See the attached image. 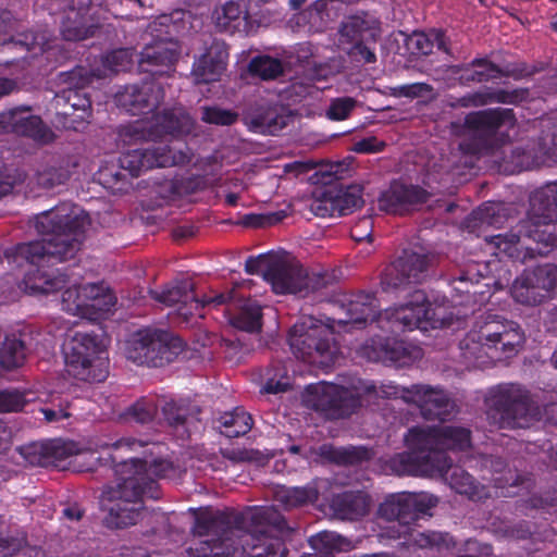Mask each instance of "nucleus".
Instances as JSON below:
<instances>
[{
	"label": "nucleus",
	"mask_w": 557,
	"mask_h": 557,
	"mask_svg": "<svg viewBox=\"0 0 557 557\" xmlns=\"http://www.w3.org/2000/svg\"><path fill=\"white\" fill-rule=\"evenodd\" d=\"M114 453L121 450H135L141 447V443L123 438L111 444ZM116 454H111L110 459L114 463V474L116 483L103 487L100 496V505L108 512L106 523L109 528L122 529L134 525L143 510V496L152 492L154 481L153 476L165 475L171 465L168 461H159L147 467V461L129 457L126 460L119 461Z\"/></svg>",
	"instance_id": "2"
},
{
	"label": "nucleus",
	"mask_w": 557,
	"mask_h": 557,
	"mask_svg": "<svg viewBox=\"0 0 557 557\" xmlns=\"http://www.w3.org/2000/svg\"><path fill=\"white\" fill-rule=\"evenodd\" d=\"M310 211L321 218L337 215L334 206L333 190H327L322 197L313 199L310 203Z\"/></svg>",
	"instance_id": "56"
},
{
	"label": "nucleus",
	"mask_w": 557,
	"mask_h": 557,
	"mask_svg": "<svg viewBox=\"0 0 557 557\" xmlns=\"http://www.w3.org/2000/svg\"><path fill=\"white\" fill-rule=\"evenodd\" d=\"M381 35V26L377 18L368 13L346 16L338 28V45L352 47L361 41L375 42Z\"/></svg>",
	"instance_id": "23"
},
{
	"label": "nucleus",
	"mask_w": 557,
	"mask_h": 557,
	"mask_svg": "<svg viewBox=\"0 0 557 557\" xmlns=\"http://www.w3.org/2000/svg\"><path fill=\"white\" fill-rule=\"evenodd\" d=\"M164 98L162 85L154 81H145L140 85H127L115 94V103L132 115H146L121 132L125 143L157 140L165 135L188 134L194 122L183 108L156 113Z\"/></svg>",
	"instance_id": "4"
},
{
	"label": "nucleus",
	"mask_w": 557,
	"mask_h": 557,
	"mask_svg": "<svg viewBox=\"0 0 557 557\" xmlns=\"http://www.w3.org/2000/svg\"><path fill=\"white\" fill-rule=\"evenodd\" d=\"M361 355L370 361L406 367L422 357L421 348L404 341L376 338L366 343Z\"/></svg>",
	"instance_id": "19"
},
{
	"label": "nucleus",
	"mask_w": 557,
	"mask_h": 557,
	"mask_svg": "<svg viewBox=\"0 0 557 557\" xmlns=\"http://www.w3.org/2000/svg\"><path fill=\"white\" fill-rule=\"evenodd\" d=\"M178 55L177 42L161 39L145 46L140 52L139 64L145 72L162 75L170 71Z\"/></svg>",
	"instance_id": "26"
},
{
	"label": "nucleus",
	"mask_w": 557,
	"mask_h": 557,
	"mask_svg": "<svg viewBox=\"0 0 557 557\" xmlns=\"http://www.w3.org/2000/svg\"><path fill=\"white\" fill-rule=\"evenodd\" d=\"M276 252L250 257L246 260L245 270L250 274H261L264 281H268V273L271 269L275 270L280 265L275 259Z\"/></svg>",
	"instance_id": "50"
},
{
	"label": "nucleus",
	"mask_w": 557,
	"mask_h": 557,
	"mask_svg": "<svg viewBox=\"0 0 557 557\" xmlns=\"http://www.w3.org/2000/svg\"><path fill=\"white\" fill-rule=\"evenodd\" d=\"M332 508L341 519L355 520L368 512L369 502L363 494L344 493L333 498Z\"/></svg>",
	"instance_id": "33"
},
{
	"label": "nucleus",
	"mask_w": 557,
	"mask_h": 557,
	"mask_svg": "<svg viewBox=\"0 0 557 557\" xmlns=\"http://www.w3.org/2000/svg\"><path fill=\"white\" fill-rule=\"evenodd\" d=\"M513 124L512 110L496 108L469 113L463 125L453 124V127L457 133L478 140L474 147H479L481 141L494 135L502 126L511 127Z\"/></svg>",
	"instance_id": "20"
},
{
	"label": "nucleus",
	"mask_w": 557,
	"mask_h": 557,
	"mask_svg": "<svg viewBox=\"0 0 557 557\" xmlns=\"http://www.w3.org/2000/svg\"><path fill=\"white\" fill-rule=\"evenodd\" d=\"M61 34L65 40H84L94 34L92 27H86L83 25H72L71 16L63 22Z\"/></svg>",
	"instance_id": "60"
},
{
	"label": "nucleus",
	"mask_w": 557,
	"mask_h": 557,
	"mask_svg": "<svg viewBox=\"0 0 557 557\" xmlns=\"http://www.w3.org/2000/svg\"><path fill=\"white\" fill-rule=\"evenodd\" d=\"M429 257L425 253L404 250L386 269L381 285L384 292H407L411 285L420 283L425 277L429 267Z\"/></svg>",
	"instance_id": "17"
},
{
	"label": "nucleus",
	"mask_w": 557,
	"mask_h": 557,
	"mask_svg": "<svg viewBox=\"0 0 557 557\" xmlns=\"http://www.w3.org/2000/svg\"><path fill=\"white\" fill-rule=\"evenodd\" d=\"M532 165H552L557 162V133L541 138L536 147L528 150Z\"/></svg>",
	"instance_id": "44"
},
{
	"label": "nucleus",
	"mask_w": 557,
	"mask_h": 557,
	"mask_svg": "<svg viewBox=\"0 0 557 557\" xmlns=\"http://www.w3.org/2000/svg\"><path fill=\"white\" fill-rule=\"evenodd\" d=\"M236 297H237V295H236L235 289H232L227 294L221 293V294H216L214 296H203V297L193 298V306L195 307V310L198 311L206 306L218 307V306L224 305L228 301L235 300Z\"/></svg>",
	"instance_id": "62"
},
{
	"label": "nucleus",
	"mask_w": 557,
	"mask_h": 557,
	"mask_svg": "<svg viewBox=\"0 0 557 557\" xmlns=\"http://www.w3.org/2000/svg\"><path fill=\"white\" fill-rule=\"evenodd\" d=\"M14 27V21L11 12H0V45H9L13 49H21L33 51L34 54L44 52L46 50V36L35 35L33 33L18 34L11 36L9 39L5 37Z\"/></svg>",
	"instance_id": "30"
},
{
	"label": "nucleus",
	"mask_w": 557,
	"mask_h": 557,
	"mask_svg": "<svg viewBox=\"0 0 557 557\" xmlns=\"http://www.w3.org/2000/svg\"><path fill=\"white\" fill-rule=\"evenodd\" d=\"M290 119L292 116L286 114L283 108H271L255 116L251 124L257 133L276 135L287 126Z\"/></svg>",
	"instance_id": "35"
},
{
	"label": "nucleus",
	"mask_w": 557,
	"mask_h": 557,
	"mask_svg": "<svg viewBox=\"0 0 557 557\" xmlns=\"http://www.w3.org/2000/svg\"><path fill=\"white\" fill-rule=\"evenodd\" d=\"M232 324L247 332H256L261 327V307L255 300H242L238 312L232 318Z\"/></svg>",
	"instance_id": "40"
},
{
	"label": "nucleus",
	"mask_w": 557,
	"mask_h": 557,
	"mask_svg": "<svg viewBox=\"0 0 557 557\" xmlns=\"http://www.w3.org/2000/svg\"><path fill=\"white\" fill-rule=\"evenodd\" d=\"M242 517L216 515L198 518L193 529L197 540L186 549L187 557H276L282 541L261 529L258 534L238 524Z\"/></svg>",
	"instance_id": "3"
},
{
	"label": "nucleus",
	"mask_w": 557,
	"mask_h": 557,
	"mask_svg": "<svg viewBox=\"0 0 557 557\" xmlns=\"http://www.w3.org/2000/svg\"><path fill=\"white\" fill-rule=\"evenodd\" d=\"M194 289L193 281L185 278L174 282L160 292H151V295L154 300L168 307L177 306L178 314L187 319L196 311L193 306V298H197Z\"/></svg>",
	"instance_id": "29"
},
{
	"label": "nucleus",
	"mask_w": 557,
	"mask_h": 557,
	"mask_svg": "<svg viewBox=\"0 0 557 557\" xmlns=\"http://www.w3.org/2000/svg\"><path fill=\"white\" fill-rule=\"evenodd\" d=\"M278 267L268 273V283L276 294H301L315 290L324 286V278L320 275H309L306 269L288 252L275 255Z\"/></svg>",
	"instance_id": "15"
},
{
	"label": "nucleus",
	"mask_w": 557,
	"mask_h": 557,
	"mask_svg": "<svg viewBox=\"0 0 557 557\" xmlns=\"http://www.w3.org/2000/svg\"><path fill=\"white\" fill-rule=\"evenodd\" d=\"M69 165L66 160L51 158L38 165L32 183L41 189H51L62 185L71 175Z\"/></svg>",
	"instance_id": "32"
},
{
	"label": "nucleus",
	"mask_w": 557,
	"mask_h": 557,
	"mask_svg": "<svg viewBox=\"0 0 557 557\" xmlns=\"http://www.w3.org/2000/svg\"><path fill=\"white\" fill-rule=\"evenodd\" d=\"M474 70L468 78L475 82H487L499 76V70L493 63L486 60H474L472 62Z\"/></svg>",
	"instance_id": "57"
},
{
	"label": "nucleus",
	"mask_w": 557,
	"mask_h": 557,
	"mask_svg": "<svg viewBox=\"0 0 557 557\" xmlns=\"http://www.w3.org/2000/svg\"><path fill=\"white\" fill-rule=\"evenodd\" d=\"M134 62V53L129 49L113 50L100 59V64L95 65L89 73L79 69L73 73L82 79L81 86L90 84L94 78H107L113 74L127 71Z\"/></svg>",
	"instance_id": "27"
},
{
	"label": "nucleus",
	"mask_w": 557,
	"mask_h": 557,
	"mask_svg": "<svg viewBox=\"0 0 557 557\" xmlns=\"http://www.w3.org/2000/svg\"><path fill=\"white\" fill-rule=\"evenodd\" d=\"M45 453L54 460H62L76 453V445L73 442L54 440L45 446Z\"/></svg>",
	"instance_id": "59"
},
{
	"label": "nucleus",
	"mask_w": 557,
	"mask_h": 557,
	"mask_svg": "<svg viewBox=\"0 0 557 557\" xmlns=\"http://www.w3.org/2000/svg\"><path fill=\"white\" fill-rule=\"evenodd\" d=\"M379 323L382 329L398 332L442 327L446 325V319L442 307H433L422 290L414 289L409 293V300L404 305L381 312Z\"/></svg>",
	"instance_id": "10"
},
{
	"label": "nucleus",
	"mask_w": 557,
	"mask_h": 557,
	"mask_svg": "<svg viewBox=\"0 0 557 557\" xmlns=\"http://www.w3.org/2000/svg\"><path fill=\"white\" fill-rule=\"evenodd\" d=\"M161 411L168 425L176 430L183 429L182 435L187 432V428L190 424L193 418L187 405L184 403L169 400L164 401L161 407Z\"/></svg>",
	"instance_id": "42"
},
{
	"label": "nucleus",
	"mask_w": 557,
	"mask_h": 557,
	"mask_svg": "<svg viewBox=\"0 0 557 557\" xmlns=\"http://www.w3.org/2000/svg\"><path fill=\"white\" fill-rule=\"evenodd\" d=\"M285 216L284 212L267 214H247L243 218V224L251 227H264L280 222Z\"/></svg>",
	"instance_id": "61"
},
{
	"label": "nucleus",
	"mask_w": 557,
	"mask_h": 557,
	"mask_svg": "<svg viewBox=\"0 0 557 557\" xmlns=\"http://www.w3.org/2000/svg\"><path fill=\"white\" fill-rule=\"evenodd\" d=\"M24 395L16 389L0 391V412H13L24 408Z\"/></svg>",
	"instance_id": "54"
},
{
	"label": "nucleus",
	"mask_w": 557,
	"mask_h": 557,
	"mask_svg": "<svg viewBox=\"0 0 557 557\" xmlns=\"http://www.w3.org/2000/svg\"><path fill=\"white\" fill-rule=\"evenodd\" d=\"M334 206L337 215H346L362 205L360 190L357 187L333 190Z\"/></svg>",
	"instance_id": "47"
},
{
	"label": "nucleus",
	"mask_w": 557,
	"mask_h": 557,
	"mask_svg": "<svg viewBox=\"0 0 557 557\" xmlns=\"http://www.w3.org/2000/svg\"><path fill=\"white\" fill-rule=\"evenodd\" d=\"M525 273L537 284L546 299L557 290V265L542 264L534 269L525 270Z\"/></svg>",
	"instance_id": "45"
},
{
	"label": "nucleus",
	"mask_w": 557,
	"mask_h": 557,
	"mask_svg": "<svg viewBox=\"0 0 557 557\" xmlns=\"http://www.w3.org/2000/svg\"><path fill=\"white\" fill-rule=\"evenodd\" d=\"M158 405L153 398H141L128 409V417L138 423H148L156 417Z\"/></svg>",
	"instance_id": "51"
},
{
	"label": "nucleus",
	"mask_w": 557,
	"mask_h": 557,
	"mask_svg": "<svg viewBox=\"0 0 557 557\" xmlns=\"http://www.w3.org/2000/svg\"><path fill=\"white\" fill-rule=\"evenodd\" d=\"M219 429L226 437H238L245 435L252 428L251 416L240 408H236L232 412H224L219 418Z\"/></svg>",
	"instance_id": "36"
},
{
	"label": "nucleus",
	"mask_w": 557,
	"mask_h": 557,
	"mask_svg": "<svg viewBox=\"0 0 557 557\" xmlns=\"http://www.w3.org/2000/svg\"><path fill=\"white\" fill-rule=\"evenodd\" d=\"M191 160V151L187 147H152L128 150L119 159L121 170L138 176L143 171L153 168L183 165Z\"/></svg>",
	"instance_id": "16"
},
{
	"label": "nucleus",
	"mask_w": 557,
	"mask_h": 557,
	"mask_svg": "<svg viewBox=\"0 0 557 557\" xmlns=\"http://www.w3.org/2000/svg\"><path fill=\"white\" fill-rule=\"evenodd\" d=\"M0 133H14L44 144L53 138L52 132L39 116L32 114L27 107L0 113Z\"/></svg>",
	"instance_id": "21"
},
{
	"label": "nucleus",
	"mask_w": 557,
	"mask_h": 557,
	"mask_svg": "<svg viewBox=\"0 0 557 557\" xmlns=\"http://www.w3.org/2000/svg\"><path fill=\"white\" fill-rule=\"evenodd\" d=\"M410 451L396 454L387 468L397 475H443L448 468L445 449L470 446V431L457 425L412 428L405 437Z\"/></svg>",
	"instance_id": "6"
},
{
	"label": "nucleus",
	"mask_w": 557,
	"mask_h": 557,
	"mask_svg": "<svg viewBox=\"0 0 557 557\" xmlns=\"http://www.w3.org/2000/svg\"><path fill=\"white\" fill-rule=\"evenodd\" d=\"M379 304L374 295L360 293L345 305L347 318L338 320L339 324L361 326L369 321L379 320Z\"/></svg>",
	"instance_id": "31"
},
{
	"label": "nucleus",
	"mask_w": 557,
	"mask_h": 557,
	"mask_svg": "<svg viewBox=\"0 0 557 557\" xmlns=\"http://www.w3.org/2000/svg\"><path fill=\"white\" fill-rule=\"evenodd\" d=\"M357 101L351 97L332 99L326 110V116L333 121L346 120L355 109Z\"/></svg>",
	"instance_id": "52"
},
{
	"label": "nucleus",
	"mask_w": 557,
	"mask_h": 557,
	"mask_svg": "<svg viewBox=\"0 0 557 557\" xmlns=\"http://www.w3.org/2000/svg\"><path fill=\"white\" fill-rule=\"evenodd\" d=\"M408 49L413 54H424L428 55L433 51V48L436 46L440 50H443L446 53H449V50L446 46L445 37L440 32H434L431 34L424 33H413L407 39Z\"/></svg>",
	"instance_id": "41"
},
{
	"label": "nucleus",
	"mask_w": 557,
	"mask_h": 557,
	"mask_svg": "<svg viewBox=\"0 0 557 557\" xmlns=\"http://www.w3.org/2000/svg\"><path fill=\"white\" fill-rule=\"evenodd\" d=\"M557 182L535 191L530 200L528 216L509 233L487 239L496 256L505 255L524 261L535 253L545 255L557 247Z\"/></svg>",
	"instance_id": "5"
},
{
	"label": "nucleus",
	"mask_w": 557,
	"mask_h": 557,
	"mask_svg": "<svg viewBox=\"0 0 557 557\" xmlns=\"http://www.w3.org/2000/svg\"><path fill=\"white\" fill-rule=\"evenodd\" d=\"M88 225V215L78 206L70 202H63L36 215L35 227L45 237L21 244L15 251L17 260H25L32 267L24 277L28 293L49 294L65 286L64 274L40 268L54 261L72 259L81 249Z\"/></svg>",
	"instance_id": "1"
},
{
	"label": "nucleus",
	"mask_w": 557,
	"mask_h": 557,
	"mask_svg": "<svg viewBox=\"0 0 557 557\" xmlns=\"http://www.w3.org/2000/svg\"><path fill=\"white\" fill-rule=\"evenodd\" d=\"M27 348L21 336L15 334L5 337L0 348V363L5 369L21 367L26 358Z\"/></svg>",
	"instance_id": "38"
},
{
	"label": "nucleus",
	"mask_w": 557,
	"mask_h": 557,
	"mask_svg": "<svg viewBox=\"0 0 557 557\" xmlns=\"http://www.w3.org/2000/svg\"><path fill=\"white\" fill-rule=\"evenodd\" d=\"M223 456L234 462H260L262 455L255 449L233 448L225 449Z\"/></svg>",
	"instance_id": "63"
},
{
	"label": "nucleus",
	"mask_w": 557,
	"mask_h": 557,
	"mask_svg": "<svg viewBox=\"0 0 557 557\" xmlns=\"http://www.w3.org/2000/svg\"><path fill=\"white\" fill-rule=\"evenodd\" d=\"M237 113L218 107H206L202 109V121L216 125H232L236 122Z\"/></svg>",
	"instance_id": "53"
},
{
	"label": "nucleus",
	"mask_w": 557,
	"mask_h": 557,
	"mask_svg": "<svg viewBox=\"0 0 557 557\" xmlns=\"http://www.w3.org/2000/svg\"><path fill=\"white\" fill-rule=\"evenodd\" d=\"M424 190L400 183H393L379 198V209L386 213L403 214L409 207L425 201Z\"/></svg>",
	"instance_id": "28"
},
{
	"label": "nucleus",
	"mask_w": 557,
	"mask_h": 557,
	"mask_svg": "<svg viewBox=\"0 0 557 557\" xmlns=\"http://www.w3.org/2000/svg\"><path fill=\"white\" fill-rule=\"evenodd\" d=\"M116 304L113 293L101 284L69 286L62 293V309L72 315L98 320Z\"/></svg>",
	"instance_id": "14"
},
{
	"label": "nucleus",
	"mask_w": 557,
	"mask_h": 557,
	"mask_svg": "<svg viewBox=\"0 0 557 557\" xmlns=\"http://www.w3.org/2000/svg\"><path fill=\"white\" fill-rule=\"evenodd\" d=\"M506 102V94L504 91L492 92V94H474L469 98H462V106L467 107L469 104L473 106H484L488 102Z\"/></svg>",
	"instance_id": "64"
},
{
	"label": "nucleus",
	"mask_w": 557,
	"mask_h": 557,
	"mask_svg": "<svg viewBox=\"0 0 557 557\" xmlns=\"http://www.w3.org/2000/svg\"><path fill=\"white\" fill-rule=\"evenodd\" d=\"M449 485L457 493L466 495L473 500H480L488 496L485 487L479 485L468 472L459 467L453 469L449 476Z\"/></svg>",
	"instance_id": "39"
},
{
	"label": "nucleus",
	"mask_w": 557,
	"mask_h": 557,
	"mask_svg": "<svg viewBox=\"0 0 557 557\" xmlns=\"http://www.w3.org/2000/svg\"><path fill=\"white\" fill-rule=\"evenodd\" d=\"M437 504V498L428 494H395L388 496L379 507V516L387 521H397L407 527L420 515Z\"/></svg>",
	"instance_id": "18"
},
{
	"label": "nucleus",
	"mask_w": 557,
	"mask_h": 557,
	"mask_svg": "<svg viewBox=\"0 0 557 557\" xmlns=\"http://www.w3.org/2000/svg\"><path fill=\"white\" fill-rule=\"evenodd\" d=\"M404 399L417 405L425 419L446 420L455 410L454 401L440 388L429 385H412Z\"/></svg>",
	"instance_id": "22"
},
{
	"label": "nucleus",
	"mask_w": 557,
	"mask_h": 557,
	"mask_svg": "<svg viewBox=\"0 0 557 557\" xmlns=\"http://www.w3.org/2000/svg\"><path fill=\"white\" fill-rule=\"evenodd\" d=\"M248 67L252 75L264 81L274 79L283 73L282 62L269 55L253 58Z\"/></svg>",
	"instance_id": "46"
},
{
	"label": "nucleus",
	"mask_w": 557,
	"mask_h": 557,
	"mask_svg": "<svg viewBox=\"0 0 557 557\" xmlns=\"http://www.w3.org/2000/svg\"><path fill=\"white\" fill-rule=\"evenodd\" d=\"M273 497L285 509H293L313 503L318 498V492L312 486L287 487L278 485L273 491Z\"/></svg>",
	"instance_id": "34"
},
{
	"label": "nucleus",
	"mask_w": 557,
	"mask_h": 557,
	"mask_svg": "<svg viewBox=\"0 0 557 557\" xmlns=\"http://www.w3.org/2000/svg\"><path fill=\"white\" fill-rule=\"evenodd\" d=\"M182 349V341L171 333L146 327L133 333L125 342L127 359L139 366L160 367L170 362Z\"/></svg>",
	"instance_id": "12"
},
{
	"label": "nucleus",
	"mask_w": 557,
	"mask_h": 557,
	"mask_svg": "<svg viewBox=\"0 0 557 557\" xmlns=\"http://www.w3.org/2000/svg\"><path fill=\"white\" fill-rule=\"evenodd\" d=\"M392 90L396 97L418 98L432 94L433 87L426 83H413L394 87Z\"/></svg>",
	"instance_id": "58"
},
{
	"label": "nucleus",
	"mask_w": 557,
	"mask_h": 557,
	"mask_svg": "<svg viewBox=\"0 0 557 557\" xmlns=\"http://www.w3.org/2000/svg\"><path fill=\"white\" fill-rule=\"evenodd\" d=\"M523 342L517 323L488 314L480 317L460 342V357L468 368H483L515 356Z\"/></svg>",
	"instance_id": "7"
},
{
	"label": "nucleus",
	"mask_w": 557,
	"mask_h": 557,
	"mask_svg": "<svg viewBox=\"0 0 557 557\" xmlns=\"http://www.w3.org/2000/svg\"><path fill=\"white\" fill-rule=\"evenodd\" d=\"M311 546L315 550L331 552H348L354 548L350 540L332 531H322L309 540Z\"/></svg>",
	"instance_id": "43"
},
{
	"label": "nucleus",
	"mask_w": 557,
	"mask_h": 557,
	"mask_svg": "<svg viewBox=\"0 0 557 557\" xmlns=\"http://www.w3.org/2000/svg\"><path fill=\"white\" fill-rule=\"evenodd\" d=\"M513 211L511 206L505 203H487L479 210L480 220L488 225L500 227Z\"/></svg>",
	"instance_id": "48"
},
{
	"label": "nucleus",
	"mask_w": 557,
	"mask_h": 557,
	"mask_svg": "<svg viewBox=\"0 0 557 557\" xmlns=\"http://www.w3.org/2000/svg\"><path fill=\"white\" fill-rule=\"evenodd\" d=\"M228 50L226 45L212 39L205 52L194 62L193 75L197 83H210L220 78L226 70Z\"/></svg>",
	"instance_id": "25"
},
{
	"label": "nucleus",
	"mask_w": 557,
	"mask_h": 557,
	"mask_svg": "<svg viewBox=\"0 0 557 557\" xmlns=\"http://www.w3.org/2000/svg\"><path fill=\"white\" fill-rule=\"evenodd\" d=\"M413 542L421 548L437 547L448 549L455 545L453 537L448 533L429 531L413 535Z\"/></svg>",
	"instance_id": "49"
},
{
	"label": "nucleus",
	"mask_w": 557,
	"mask_h": 557,
	"mask_svg": "<svg viewBox=\"0 0 557 557\" xmlns=\"http://www.w3.org/2000/svg\"><path fill=\"white\" fill-rule=\"evenodd\" d=\"M511 295L517 302L527 306H537L546 300V297L530 276L523 271L511 287Z\"/></svg>",
	"instance_id": "37"
},
{
	"label": "nucleus",
	"mask_w": 557,
	"mask_h": 557,
	"mask_svg": "<svg viewBox=\"0 0 557 557\" xmlns=\"http://www.w3.org/2000/svg\"><path fill=\"white\" fill-rule=\"evenodd\" d=\"M212 20L221 32L250 34L255 30V22L249 16L245 0H231L216 7L212 13Z\"/></svg>",
	"instance_id": "24"
},
{
	"label": "nucleus",
	"mask_w": 557,
	"mask_h": 557,
	"mask_svg": "<svg viewBox=\"0 0 557 557\" xmlns=\"http://www.w3.org/2000/svg\"><path fill=\"white\" fill-rule=\"evenodd\" d=\"M67 372L85 382H102L108 375V357L97 335L76 332L63 346Z\"/></svg>",
	"instance_id": "9"
},
{
	"label": "nucleus",
	"mask_w": 557,
	"mask_h": 557,
	"mask_svg": "<svg viewBox=\"0 0 557 557\" xmlns=\"http://www.w3.org/2000/svg\"><path fill=\"white\" fill-rule=\"evenodd\" d=\"M24 541L22 539H0V557H7L9 555L14 554L15 552H21L22 555L27 557H37L39 555V550L32 547H23Z\"/></svg>",
	"instance_id": "55"
},
{
	"label": "nucleus",
	"mask_w": 557,
	"mask_h": 557,
	"mask_svg": "<svg viewBox=\"0 0 557 557\" xmlns=\"http://www.w3.org/2000/svg\"><path fill=\"white\" fill-rule=\"evenodd\" d=\"M332 331L318 325L311 318L297 322L289 333V346L294 355L313 366L330 367L337 357Z\"/></svg>",
	"instance_id": "11"
},
{
	"label": "nucleus",
	"mask_w": 557,
	"mask_h": 557,
	"mask_svg": "<svg viewBox=\"0 0 557 557\" xmlns=\"http://www.w3.org/2000/svg\"><path fill=\"white\" fill-rule=\"evenodd\" d=\"M405 389L410 387H399L392 382L377 386L359 379L354 380L348 386L321 382L308 387L306 403L327 417L338 419L352 413L368 396L404 398L407 395Z\"/></svg>",
	"instance_id": "8"
},
{
	"label": "nucleus",
	"mask_w": 557,
	"mask_h": 557,
	"mask_svg": "<svg viewBox=\"0 0 557 557\" xmlns=\"http://www.w3.org/2000/svg\"><path fill=\"white\" fill-rule=\"evenodd\" d=\"M491 403L500 416V428H528L542 418L541 408L520 385H499L493 392Z\"/></svg>",
	"instance_id": "13"
}]
</instances>
